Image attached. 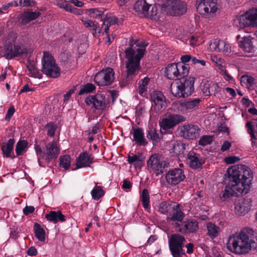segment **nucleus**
I'll list each match as a JSON object with an SVG mask.
<instances>
[{
	"instance_id": "52",
	"label": "nucleus",
	"mask_w": 257,
	"mask_h": 257,
	"mask_svg": "<svg viewBox=\"0 0 257 257\" xmlns=\"http://www.w3.org/2000/svg\"><path fill=\"white\" fill-rule=\"evenodd\" d=\"M213 141V136H203L200 138L198 141V144L202 146H205L210 144Z\"/></svg>"
},
{
	"instance_id": "40",
	"label": "nucleus",
	"mask_w": 257,
	"mask_h": 257,
	"mask_svg": "<svg viewBox=\"0 0 257 257\" xmlns=\"http://www.w3.org/2000/svg\"><path fill=\"white\" fill-rule=\"evenodd\" d=\"M27 68L32 76L38 78L42 77V74L39 72L38 69L36 68L34 61L28 60Z\"/></svg>"
},
{
	"instance_id": "30",
	"label": "nucleus",
	"mask_w": 257,
	"mask_h": 257,
	"mask_svg": "<svg viewBox=\"0 0 257 257\" xmlns=\"http://www.w3.org/2000/svg\"><path fill=\"white\" fill-rule=\"evenodd\" d=\"M189 166L192 169H197L202 166L200 155L194 152H190L188 155Z\"/></svg>"
},
{
	"instance_id": "60",
	"label": "nucleus",
	"mask_w": 257,
	"mask_h": 257,
	"mask_svg": "<svg viewBox=\"0 0 257 257\" xmlns=\"http://www.w3.org/2000/svg\"><path fill=\"white\" fill-rule=\"evenodd\" d=\"M35 208L32 206H27L23 209V213L25 215H28L30 213H32L34 212Z\"/></svg>"
},
{
	"instance_id": "2",
	"label": "nucleus",
	"mask_w": 257,
	"mask_h": 257,
	"mask_svg": "<svg viewBox=\"0 0 257 257\" xmlns=\"http://www.w3.org/2000/svg\"><path fill=\"white\" fill-rule=\"evenodd\" d=\"M250 228L244 229L240 233L231 235L226 244L227 248L236 254H245L257 247V238Z\"/></svg>"
},
{
	"instance_id": "43",
	"label": "nucleus",
	"mask_w": 257,
	"mask_h": 257,
	"mask_svg": "<svg viewBox=\"0 0 257 257\" xmlns=\"http://www.w3.org/2000/svg\"><path fill=\"white\" fill-rule=\"evenodd\" d=\"M178 77L187 78L186 76L189 73V66L188 64L183 63H178Z\"/></svg>"
},
{
	"instance_id": "31",
	"label": "nucleus",
	"mask_w": 257,
	"mask_h": 257,
	"mask_svg": "<svg viewBox=\"0 0 257 257\" xmlns=\"http://www.w3.org/2000/svg\"><path fill=\"white\" fill-rule=\"evenodd\" d=\"M134 140L139 146H146L148 144L144 138L142 128H137L133 130Z\"/></svg>"
},
{
	"instance_id": "8",
	"label": "nucleus",
	"mask_w": 257,
	"mask_h": 257,
	"mask_svg": "<svg viewBox=\"0 0 257 257\" xmlns=\"http://www.w3.org/2000/svg\"><path fill=\"white\" fill-rule=\"evenodd\" d=\"M42 64V71L47 76L57 78L60 75V70L56 64L53 57L49 53H44Z\"/></svg>"
},
{
	"instance_id": "16",
	"label": "nucleus",
	"mask_w": 257,
	"mask_h": 257,
	"mask_svg": "<svg viewBox=\"0 0 257 257\" xmlns=\"http://www.w3.org/2000/svg\"><path fill=\"white\" fill-rule=\"evenodd\" d=\"M184 120V117L181 115L170 114L168 117L162 119L160 125L162 129L167 130L173 128Z\"/></svg>"
},
{
	"instance_id": "50",
	"label": "nucleus",
	"mask_w": 257,
	"mask_h": 257,
	"mask_svg": "<svg viewBox=\"0 0 257 257\" xmlns=\"http://www.w3.org/2000/svg\"><path fill=\"white\" fill-rule=\"evenodd\" d=\"M95 89V86L92 83H87L80 90L78 94L82 95L84 93H90Z\"/></svg>"
},
{
	"instance_id": "7",
	"label": "nucleus",
	"mask_w": 257,
	"mask_h": 257,
	"mask_svg": "<svg viewBox=\"0 0 257 257\" xmlns=\"http://www.w3.org/2000/svg\"><path fill=\"white\" fill-rule=\"evenodd\" d=\"M125 65L126 70L121 74L119 81L121 87H124L130 83L141 69L140 62L125 60Z\"/></svg>"
},
{
	"instance_id": "11",
	"label": "nucleus",
	"mask_w": 257,
	"mask_h": 257,
	"mask_svg": "<svg viewBox=\"0 0 257 257\" xmlns=\"http://www.w3.org/2000/svg\"><path fill=\"white\" fill-rule=\"evenodd\" d=\"M216 2L217 0H197L196 10L200 15L210 16L218 9Z\"/></svg>"
},
{
	"instance_id": "9",
	"label": "nucleus",
	"mask_w": 257,
	"mask_h": 257,
	"mask_svg": "<svg viewBox=\"0 0 257 257\" xmlns=\"http://www.w3.org/2000/svg\"><path fill=\"white\" fill-rule=\"evenodd\" d=\"M164 11L170 15L176 16L184 14L187 12V5L180 0H167L162 5Z\"/></svg>"
},
{
	"instance_id": "3",
	"label": "nucleus",
	"mask_w": 257,
	"mask_h": 257,
	"mask_svg": "<svg viewBox=\"0 0 257 257\" xmlns=\"http://www.w3.org/2000/svg\"><path fill=\"white\" fill-rule=\"evenodd\" d=\"M17 35L11 32L4 45V56L8 59L20 56L27 53V49L21 43L17 42Z\"/></svg>"
},
{
	"instance_id": "17",
	"label": "nucleus",
	"mask_w": 257,
	"mask_h": 257,
	"mask_svg": "<svg viewBox=\"0 0 257 257\" xmlns=\"http://www.w3.org/2000/svg\"><path fill=\"white\" fill-rule=\"evenodd\" d=\"M251 200L249 198H239L234 203L235 212L238 215H244L250 209Z\"/></svg>"
},
{
	"instance_id": "59",
	"label": "nucleus",
	"mask_w": 257,
	"mask_h": 257,
	"mask_svg": "<svg viewBox=\"0 0 257 257\" xmlns=\"http://www.w3.org/2000/svg\"><path fill=\"white\" fill-rule=\"evenodd\" d=\"M254 26H257V9L250 10Z\"/></svg>"
},
{
	"instance_id": "18",
	"label": "nucleus",
	"mask_w": 257,
	"mask_h": 257,
	"mask_svg": "<svg viewBox=\"0 0 257 257\" xmlns=\"http://www.w3.org/2000/svg\"><path fill=\"white\" fill-rule=\"evenodd\" d=\"M185 178L183 171L179 168H176L169 171L166 175V181L173 185L178 184L183 181Z\"/></svg>"
},
{
	"instance_id": "1",
	"label": "nucleus",
	"mask_w": 257,
	"mask_h": 257,
	"mask_svg": "<svg viewBox=\"0 0 257 257\" xmlns=\"http://www.w3.org/2000/svg\"><path fill=\"white\" fill-rule=\"evenodd\" d=\"M227 176L225 177L224 183L226 185L221 198L224 200L237 195L236 191L246 194L250 189L252 173L250 169L243 165H238L228 168Z\"/></svg>"
},
{
	"instance_id": "12",
	"label": "nucleus",
	"mask_w": 257,
	"mask_h": 257,
	"mask_svg": "<svg viewBox=\"0 0 257 257\" xmlns=\"http://www.w3.org/2000/svg\"><path fill=\"white\" fill-rule=\"evenodd\" d=\"M114 71L111 68L107 67L98 72L94 77V81L99 86H108L114 80Z\"/></svg>"
},
{
	"instance_id": "47",
	"label": "nucleus",
	"mask_w": 257,
	"mask_h": 257,
	"mask_svg": "<svg viewBox=\"0 0 257 257\" xmlns=\"http://www.w3.org/2000/svg\"><path fill=\"white\" fill-rule=\"evenodd\" d=\"M104 191L100 186H96L91 192L92 197L95 200H98L104 195Z\"/></svg>"
},
{
	"instance_id": "15",
	"label": "nucleus",
	"mask_w": 257,
	"mask_h": 257,
	"mask_svg": "<svg viewBox=\"0 0 257 257\" xmlns=\"http://www.w3.org/2000/svg\"><path fill=\"white\" fill-rule=\"evenodd\" d=\"M151 99L153 102L152 105L157 111H162L167 107L166 98L162 92L159 91H154L151 94Z\"/></svg>"
},
{
	"instance_id": "21",
	"label": "nucleus",
	"mask_w": 257,
	"mask_h": 257,
	"mask_svg": "<svg viewBox=\"0 0 257 257\" xmlns=\"http://www.w3.org/2000/svg\"><path fill=\"white\" fill-rule=\"evenodd\" d=\"M210 47L214 51L222 52L225 55H228L231 52L229 44L223 40L215 39L210 44Z\"/></svg>"
},
{
	"instance_id": "19",
	"label": "nucleus",
	"mask_w": 257,
	"mask_h": 257,
	"mask_svg": "<svg viewBox=\"0 0 257 257\" xmlns=\"http://www.w3.org/2000/svg\"><path fill=\"white\" fill-rule=\"evenodd\" d=\"M87 105L93 104V107L98 110H102L105 107V96L101 94H97L94 96L90 95L85 99Z\"/></svg>"
},
{
	"instance_id": "62",
	"label": "nucleus",
	"mask_w": 257,
	"mask_h": 257,
	"mask_svg": "<svg viewBox=\"0 0 257 257\" xmlns=\"http://www.w3.org/2000/svg\"><path fill=\"white\" fill-rule=\"evenodd\" d=\"M21 5L23 4V6H32L34 4V1L33 0H20Z\"/></svg>"
},
{
	"instance_id": "37",
	"label": "nucleus",
	"mask_w": 257,
	"mask_h": 257,
	"mask_svg": "<svg viewBox=\"0 0 257 257\" xmlns=\"http://www.w3.org/2000/svg\"><path fill=\"white\" fill-rule=\"evenodd\" d=\"M255 79L254 77L247 75H243L240 78V83L242 86L245 85L248 89H253L255 84Z\"/></svg>"
},
{
	"instance_id": "28",
	"label": "nucleus",
	"mask_w": 257,
	"mask_h": 257,
	"mask_svg": "<svg viewBox=\"0 0 257 257\" xmlns=\"http://www.w3.org/2000/svg\"><path fill=\"white\" fill-rule=\"evenodd\" d=\"M237 20L241 27L254 26L250 10L244 15L239 16Z\"/></svg>"
},
{
	"instance_id": "33",
	"label": "nucleus",
	"mask_w": 257,
	"mask_h": 257,
	"mask_svg": "<svg viewBox=\"0 0 257 257\" xmlns=\"http://www.w3.org/2000/svg\"><path fill=\"white\" fill-rule=\"evenodd\" d=\"M41 13L37 12H26L22 17V23L26 24L37 18Z\"/></svg>"
},
{
	"instance_id": "48",
	"label": "nucleus",
	"mask_w": 257,
	"mask_h": 257,
	"mask_svg": "<svg viewBox=\"0 0 257 257\" xmlns=\"http://www.w3.org/2000/svg\"><path fill=\"white\" fill-rule=\"evenodd\" d=\"M150 8H151V11L148 10V15H146L145 17L155 20L159 19V16L157 7L156 6L151 5Z\"/></svg>"
},
{
	"instance_id": "54",
	"label": "nucleus",
	"mask_w": 257,
	"mask_h": 257,
	"mask_svg": "<svg viewBox=\"0 0 257 257\" xmlns=\"http://www.w3.org/2000/svg\"><path fill=\"white\" fill-rule=\"evenodd\" d=\"M60 8L63 9L67 12L75 14L77 13L78 10L76 8L72 7L71 5H70L66 2L63 3L61 5Z\"/></svg>"
},
{
	"instance_id": "46",
	"label": "nucleus",
	"mask_w": 257,
	"mask_h": 257,
	"mask_svg": "<svg viewBox=\"0 0 257 257\" xmlns=\"http://www.w3.org/2000/svg\"><path fill=\"white\" fill-rule=\"evenodd\" d=\"M141 198L143 207L145 209H147L150 203V195L147 189H145L143 190Z\"/></svg>"
},
{
	"instance_id": "25",
	"label": "nucleus",
	"mask_w": 257,
	"mask_h": 257,
	"mask_svg": "<svg viewBox=\"0 0 257 257\" xmlns=\"http://www.w3.org/2000/svg\"><path fill=\"white\" fill-rule=\"evenodd\" d=\"M177 206L178 203L175 202L164 201L160 204L159 211L162 214L169 215L174 209V208Z\"/></svg>"
},
{
	"instance_id": "20",
	"label": "nucleus",
	"mask_w": 257,
	"mask_h": 257,
	"mask_svg": "<svg viewBox=\"0 0 257 257\" xmlns=\"http://www.w3.org/2000/svg\"><path fill=\"white\" fill-rule=\"evenodd\" d=\"M202 90L203 93L206 96L215 95L220 90L221 88L218 84L211 81L206 80L203 82Z\"/></svg>"
},
{
	"instance_id": "64",
	"label": "nucleus",
	"mask_w": 257,
	"mask_h": 257,
	"mask_svg": "<svg viewBox=\"0 0 257 257\" xmlns=\"http://www.w3.org/2000/svg\"><path fill=\"white\" fill-rule=\"evenodd\" d=\"M191 59V56L189 55H183L181 57V62L184 64L186 62H188Z\"/></svg>"
},
{
	"instance_id": "23",
	"label": "nucleus",
	"mask_w": 257,
	"mask_h": 257,
	"mask_svg": "<svg viewBox=\"0 0 257 257\" xmlns=\"http://www.w3.org/2000/svg\"><path fill=\"white\" fill-rule=\"evenodd\" d=\"M93 158L87 152L80 153L76 159V167L74 169L89 166L93 162Z\"/></svg>"
},
{
	"instance_id": "44",
	"label": "nucleus",
	"mask_w": 257,
	"mask_h": 257,
	"mask_svg": "<svg viewBox=\"0 0 257 257\" xmlns=\"http://www.w3.org/2000/svg\"><path fill=\"white\" fill-rule=\"evenodd\" d=\"M88 14L93 19H100V21H103L105 17L104 12L97 9H92L88 11Z\"/></svg>"
},
{
	"instance_id": "27",
	"label": "nucleus",
	"mask_w": 257,
	"mask_h": 257,
	"mask_svg": "<svg viewBox=\"0 0 257 257\" xmlns=\"http://www.w3.org/2000/svg\"><path fill=\"white\" fill-rule=\"evenodd\" d=\"M45 218L49 221L54 223H56L59 221L64 222L66 220V216L60 211H51L45 215Z\"/></svg>"
},
{
	"instance_id": "55",
	"label": "nucleus",
	"mask_w": 257,
	"mask_h": 257,
	"mask_svg": "<svg viewBox=\"0 0 257 257\" xmlns=\"http://www.w3.org/2000/svg\"><path fill=\"white\" fill-rule=\"evenodd\" d=\"M44 128L48 130L47 135L48 136L52 137L54 135L56 126L53 123L50 122L47 123Z\"/></svg>"
},
{
	"instance_id": "42",
	"label": "nucleus",
	"mask_w": 257,
	"mask_h": 257,
	"mask_svg": "<svg viewBox=\"0 0 257 257\" xmlns=\"http://www.w3.org/2000/svg\"><path fill=\"white\" fill-rule=\"evenodd\" d=\"M28 143L26 140H20L17 144L16 147V152L17 156H20L23 154L26 151V148L28 147Z\"/></svg>"
},
{
	"instance_id": "57",
	"label": "nucleus",
	"mask_w": 257,
	"mask_h": 257,
	"mask_svg": "<svg viewBox=\"0 0 257 257\" xmlns=\"http://www.w3.org/2000/svg\"><path fill=\"white\" fill-rule=\"evenodd\" d=\"M239 160L240 158L236 156H229L224 159V161L227 164H232Z\"/></svg>"
},
{
	"instance_id": "6",
	"label": "nucleus",
	"mask_w": 257,
	"mask_h": 257,
	"mask_svg": "<svg viewBox=\"0 0 257 257\" xmlns=\"http://www.w3.org/2000/svg\"><path fill=\"white\" fill-rule=\"evenodd\" d=\"M35 150L38 156V161L41 166H42V165L39 157H41L47 162H49L50 160L57 158L59 153V149L56 142L55 141L46 145L43 151L40 146L35 144Z\"/></svg>"
},
{
	"instance_id": "51",
	"label": "nucleus",
	"mask_w": 257,
	"mask_h": 257,
	"mask_svg": "<svg viewBox=\"0 0 257 257\" xmlns=\"http://www.w3.org/2000/svg\"><path fill=\"white\" fill-rule=\"evenodd\" d=\"M60 165L65 169H68L70 166V157L69 155H64L61 157Z\"/></svg>"
},
{
	"instance_id": "36",
	"label": "nucleus",
	"mask_w": 257,
	"mask_h": 257,
	"mask_svg": "<svg viewBox=\"0 0 257 257\" xmlns=\"http://www.w3.org/2000/svg\"><path fill=\"white\" fill-rule=\"evenodd\" d=\"M34 233L35 236L39 241L43 242L45 240V231L38 223L34 224Z\"/></svg>"
},
{
	"instance_id": "45",
	"label": "nucleus",
	"mask_w": 257,
	"mask_h": 257,
	"mask_svg": "<svg viewBox=\"0 0 257 257\" xmlns=\"http://www.w3.org/2000/svg\"><path fill=\"white\" fill-rule=\"evenodd\" d=\"M150 80V78L146 77L139 82V93L140 95H143L147 91L146 86L149 84Z\"/></svg>"
},
{
	"instance_id": "38",
	"label": "nucleus",
	"mask_w": 257,
	"mask_h": 257,
	"mask_svg": "<svg viewBox=\"0 0 257 257\" xmlns=\"http://www.w3.org/2000/svg\"><path fill=\"white\" fill-rule=\"evenodd\" d=\"M200 102V99L198 98H195L192 100L189 99L181 103V105L186 110H191L195 107H197Z\"/></svg>"
},
{
	"instance_id": "24",
	"label": "nucleus",
	"mask_w": 257,
	"mask_h": 257,
	"mask_svg": "<svg viewBox=\"0 0 257 257\" xmlns=\"http://www.w3.org/2000/svg\"><path fill=\"white\" fill-rule=\"evenodd\" d=\"M151 5L148 4L146 0H138L134 5L135 10L139 14L145 17L148 15V10Z\"/></svg>"
},
{
	"instance_id": "35",
	"label": "nucleus",
	"mask_w": 257,
	"mask_h": 257,
	"mask_svg": "<svg viewBox=\"0 0 257 257\" xmlns=\"http://www.w3.org/2000/svg\"><path fill=\"white\" fill-rule=\"evenodd\" d=\"M15 144L14 139H11L9 140L7 143H4L2 147V150L3 154L6 157H11L13 158L14 157L11 156V153L13 149V146Z\"/></svg>"
},
{
	"instance_id": "22",
	"label": "nucleus",
	"mask_w": 257,
	"mask_h": 257,
	"mask_svg": "<svg viewBox=\"0 0 257 257\" xmlns=\"http://www.w3.org/2000/svg\"><path fill=\"white\" fill-rule=\"evenodd\" d=\"M199 229L198 222L195 220H187L182 223L178 231L183 233H194Z\"/></svg>"
},
{
	"instance_id": "56",
	"label": "nucleus",
	"mask_w": 257,
	"mask_h": 257,
	"mask_svg": "<svg viewBox=\"0 0 257 257\" xmlns=\"http://www.w3.org/2000/svg\"><path fill=\"white\" fill-rule=\"evenodd\" d=\"M184 147L183 144L180 142H176L174 144L173 151L176 154H181L183 153Z\"/></svg>"
},
{
	"instance_id": "58",
	"label": "nucleus",
	"mask_w": 257,
	"mask_h": 257,
	"mask_svg": "<svg viewBox=\"0 0 257 257\" xmlns=\"http://www.w3.org/2000/svg\"><path fill=\"white\" fill-rule=\"evenodd\" d=\"M15 108L14 106H11L8 110L7 113L5 117L6 120H9L15 112Z\"/></svg>"
},
{
	"instance_id": "13",
	"label": "nucleus",
	"mask_w": 257,
	"mask_h": 257,
	"mask_svg": "<svg viewBox=\"0 0 257 257\" xmlns=\"http://www.w3.org/2000/svg\"><path fill=\"white\" fill-rule=\"evenodd\" d=\"M169 163L166 161L161 160V156L158 154L152 155L147 161V166L155 170L156 175L163 173L166 171V168L168 167Z\"/></svg>"
},
{
	"instance_id": "10",
	"label": "nucleus",
	"mask_w": 257,
	"mask_h": 257,
	"mask_svg": "<svg viewBox=\"0 0 257 257\" xmlns=\"http://www.w3.org/2000/svg\"><path fill=\"white\" fill-rule=\"evenodd\" d=\"M186 242L185 237L179 234H173L169 239V246L173 257L185 255L183 246Z\"/></svg>"
},
{
	"instance_id": "5",
	"label": "nucleus",
	"mask_w": 257,
	"mask_h": 257,
	"mask_svg": "<svg viewBox=\"0 0 257 257\" xmlns=\"http://www.w3.org/2000/svg\"><path fill=\"white\" fill-rule=\"evenodd\" d=\"M147 45L131 38L129 41V47L124 51L126 60L140 62L145 55Z\"/></svg>"
},
{
	"instance_id": "41",
	"label": "nucleus",
	"mask_w": 257,
	"mask_h": 257,
	"mask_svg": "<svg viewBox=\"0 0 257 257\" xmlns=\"http://www.w3.org/2000/svg\"><path fill=\"white\" fill-rule=\"evenodd\" d=\"M207 234L212 238H214L218 235L219 228L212 223H209L207 225Z\"/></svg>"
},
{
	"instance_id": "53",
	"label": "nucleus",
	"mask_w": 257,
	"mask_h": 257,
	"mask_svg": "<svg viewBox=\"0 0 257 257\" xmlns=\"http://www.w3.org/2000/svg\"><path fill=\"white\" fill-rule=\"evenodd\" d=\"M144 161V158H140V157L136 155L132 156L130 155L128 156V162L130 164L136 162V165L137 166L141 165L142 161Z\"/></svg>"
},
{
	"instance_id": "63",
	"label": "nucleus",
	"mask_w": 257,
	"mask_h": 257,
	"mask_svg": "<svg viewBox=\"0 0 257 257\" xmlns=\"http://www.w3.org/2000/svg\"><path fill=\"white\" fill-rule=\"evenodd\" d=\"M231 146V144L227 141L224 142L221 146V150L223 152L228 150Z\"/></svg>"
},
{
	"instance_id": "34",
	"label": "nucleus",
	"mask_w": 257,
	"mask_h": 257,
	"mask_svg": "<svg viewBox=\"0 0 257 257\" xmlns=\"http://www.w3.org/2000/svg\"><path fill=\"white\" fill-rule=\"evenodd\" d=\"M117 19L115 17H106L105 15V17L103 19V24L101 28L104 30V32L107 34L109 27L111 25H114L116 23Z\"/></svg>"
},
{
	"instance_id": "29",
	"label": "nucleus",
	"mask_w": 257,
	"mask_h": 257,
	"mask_svg": "<svg viewBox=\"0 0 257 257\" xmlns=\"http://www.w3.org/2000/svg\"><path fill=\"white\" fill-rule=\"evenodd\" d=\"M184 217V214L181 211L180 205L178 204V206L174 208L172 212L169 214L167 217V221H182Z\"/></svg>"
},
{
	"instance_id": "39",
	"label": "nucleus",
	"mask_w": 257,
	"mask_h": 257,
	"mask_svg": "<svg viewBox=\"0 0 257 257\" xmlns=\"http://www.w3.org/2000/svg\"><path fill=\"white\" fill-rule=\"evenodd\" d=\"M147 137L153 142L154 145L160 141L161 138L157 130L154 128H150L147 134Z\"/></svg>"
},
{
	"instance_id": "61",
	"label": "nucleus",
	"mask_w": 257,
	"mask_h": 257,
	"mask_svg": "<svg viewBox=\"0 0 257 257\" xmlns=\"http://www.w3.org/2000/svg\"><path fill=\"white\" fill-rule=\"evenodd\" d=\"M27 254L31 256H35L37 254L38 252L37 249L34 247H30L27 250Z\"/></svg>"
},
{
	"instance_id": "14",
	"label": "nucleus",
	"mask_w": 257,
	"mask_h": 257,
	"mask_svg": "<svg viewBox=\"0 0 257 257\" xmlns=\"http://www.w3.org/2000/svg\"><path fill=\"white\" fill-rule=\"evenodd\" d=\"M180 136L184 139L194 140L198 138L201 130L198 125H184L180 127Z\"/></svg>"
},
{
	"instance_id": "32",
	"label": "nucleus",
	"mask_w": 257,
	"mask_h": 257,
	"mask_svg": "<svg viewBox=\"0 0 257 257\" xmlns=\"http://www.w3.org/2000/svg\"><path fill=\"white\" fill-rule=\"evenodd\" d=\"M178 63L168 65L166 68L165 74L167 78L171 80L178 77Z\"/></svg>"
},
{
	"instance_id": "26",
	"label": "nucleus",
	"mask_w": 257,
	"mask_h": 257,
	"mask_svg": "<svg viewBox=\"0 0 257 257\" xmlns=\"http://www.w3.org/2000/svg\"><path fill=\"white\" fill-rule=\"evenodd\" d=\"M252 38L250 36L244 37L242 39L239 41V47L247 53H251L254 51V47L251 41Z\"/></svg>"
},
{
	"instance_id": "4",
	"label": "nucleus",
	"mask_w": 257,
	"mask_h": 257,
	"mask_svg": "<svg viewBox=\"0 0 257 257\" xmlns=\"http://www.w3.org/2000/svg\"><path fill=\"white\" fill-rule=\"evenodd\" d=\"M194 83L193 77L180 78L171 84L170 90L175 97H185L193 91Z\"/></svg>"
},
{
	"instance_id": "49",
	"label": "nucleus",
	"mask_w": 257,
	"mask_h": 257,
	"mask_svg": "<svg viewBox=\"0 0 257 257\" xmlns=\"http://www.w3.org/2000/svg\"><path fill=\"white\" fill-rule=\"evenodd\" d=\"M253 125L255 126L256 133H257V119L255 120V121L252 122L248 121L246 123V127L247 128V132L250 135L252 139H255Z\"/></svg>"
}]
</instances>
